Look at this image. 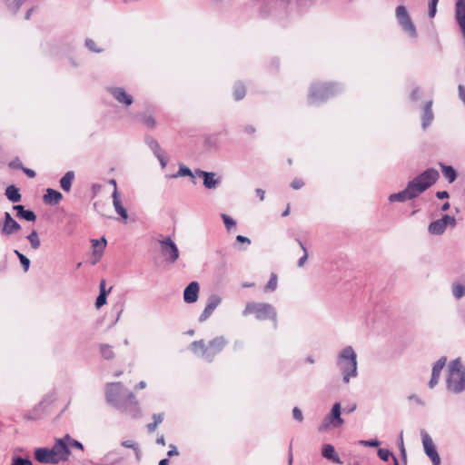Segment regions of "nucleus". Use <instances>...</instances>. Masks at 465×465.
I'll return each instance as SVG.
<instances>
[{
  "label": "nucleus",
  "instance_id": "40",
  "mask_svg": "<svg viewBox=\"0 0 465 465\" xmlns=\"http://www.w3.org/2000/svg\"><path fill=\"white\" fill-rule=\"evenodd\" d=\"M295 241L298 242V244L300 245L301 249L303 252L302 257H301L297 262V265L299 267H302L308 259V252H307L305 245L302 243V242L299 238H296Z\"/></svg>",
  "mask_w": 465,
  "mask_h": 465
},
{
  "label": "nucleus",
  "instance_id": "54",
  "mask_svg": "<svg viewBox=\"0 0 465 465\" xmlns=\"http://www.w3.org/2000/svg\"><path fill=\"white\" fill-rule=\"evenodd\" d=\"M101 191H106V193H110L109 190L106 189L105 185L93 184V186H92L93 196H95Z\"/></svg>",
  "mask_w": 465,
  "mask_h": 465
},
{
  "label": "nucleus",
  "instance_id": "50",
  "mask_svg": "<svg viewBox=\"0 0 465 465\" xmlns=\"http://www.w3.org/2000/svg\"><path fill=\"white\" fill-rule=\"evenodd\" d=\"M154 156L158 159L161 167L163 169L165 168L168 163V157L164 155V153L162 151L158 153H155Z\"/></svg>",
  "mask_w": 465,
  "mask_h": 465
},
{
  "label": "nucleus",
  "instance_id": "14",
  "mask_svg": "<svg viewBox=\"0 0 465 465\" xmlns=\"http://www.w3.org/2000/svg\"><path fill=\"white\" fill-rule=\"evenodd\" d=\"M35 459L41 463L45 464H57L58 460L55 457V452L53 449L49 448H37L35 450Z\"/></svg>",
  "mask_w": 465,
  "mask_h": 465
},
{
  "label": "nucleus",
  "instance_id": "13",
  "mask_svg": "<svg viewBox=\"0 0 465 465\" xmlns=\"http://www.w3.org/2000/svg\"><path fill=\"white\" fill-rule=\"evenodd\" d=\"M52 449L55 452V457L58 460V462L68 460L71 455V450L68 448L64 436L62 438H55L54 444Z\"/></svg>",
  "mask_w": 465,
  "mask_h": 465
},
{
  "label": "nucleus",
  "instance_id": "45",
  "mask_svg": "<svg viewBox=\"0 0 465 465\" xmlns=\"http://www.w3.org/2000/svg\"><path fill=\"white\" fill-rule=\"evenodd\" d=\"M108 184L113 185V187H114V190L112 193L113 203H122L121 200L119 198V195H118L115 180H114V179L109 180Z\"/></svg>",
  "mask_w": 465,
  "mask_h": 465
},
{
  "label": "nucleus",
  "instance_id": "16",
  "mask_svg": "<svg viewBox=\"0 0 465 465\" xmlns=\"http://www.w3.org/2000/svg\"><path fill=\"white\" fill-rule=\"evenodd\" d=\"M195 175L203 180V185L207 189H214L221 183L220 178H216L215 173L212 172L196 169Z\"/></svg>",
  "mask_w": 465,
  "mask_h": 465
},
{
  "label": "nucleus",
  "instance_id": "60",
  "mask_svg": "<svg viewBox=\"0 0 465 465\" xmlns=\"http://www.w3.org/2000/svg\"><path fill=\"white\" fill-rule=\"evenodd\" d=\"M236 242L246 243L249 245L251 243V240L246 236L237 235Z\"/></svg>",
  "mask_w": 465,
  "mask_h": 465
},
{
  "label": "nucleus",
  "instance_id": "53",
  "mask_svg": "<svg viewBox=\"0 0 465 465\" xmlns=\"http://www.w3.org/2000/svg\"><path fill=\"white\" fill-rule=\"evenodd\" d=\"M292 417L295 420L302 422L303 420V415L302 411L298 407H294L292 410Z\"/></svg>",
  "mask_w": 465,
  "mask_h": 465
},
{
  "label": "nucleus",
  "instance_id": "51",
  "mask_svg": "<svg viewBox=\"0 0 465 465\" xmlns=\"http://www.w3.org/2000/svg\"><path fill=\"white\" fill-rule=\"evenodd\" d=\"M85 46L92 52H94V53H101L102 52V49L100 48H97L96 47V45H95V42L90 38H87L85 40Z\"/></svg>",
  "mask_w": 465,
  "mask_h": 465
},
{
  "label": "nucleus",
  "instance_id": "42",
  "mask_svg": "<svg viewBox=\"0 0 465 465\" xmlns=\"http://www.w3.org/2000/svg\"><path fill=\"white\" fill-rule=\"evenodd\" d=\"M140 121L149 128H154L156 125L155 119L152 115L142 114Z\"/></svg>",
  "mask_w": 465,
  "mask_h": 465
},
{
  "label": "nucleus",
  "instance_id": "29",
  "mask_svg": "<svg viewBox=\"0 0 465 465\" xmlns=\"http://www.w3.org/2000/svg\"><path fill=\"white\" fill-rule=\"evenodd\" d=\"M440 165L441 167L444 177L448 180L449 183H453L457 178V173L455 169L450 165H445L443 163H440Z\"/></svg>",
  "mask_w": 465,
  "mask_h": 465
},
{
  "label": "nucleus",
  "instance_id": "34",
  "mask_svg": "<svg viewBox=\"0 0 465 465\" xmlns=\"http://www.w3.org/2000/svg\"><path fill=\"white\" fill-rule=\"evenodd\" d=\"M452 294L457 300H460L462 297H464L465 296V284L453 283Z\"/></svg>",
  "mask_w": 465,
  "mask_h": 465
},
{
  "label": "nucleus",
  "instance_id": "12",
  "mask_svg": "<svg viewBox=\"0 0 465 465\" xmlns=\"http://www.w3.org/2000/svg\"><path fill=\"white\" fill-rule=\"evenodd\" d=\"M123 408H117L118 411L132 416L133 418H136L140 415V409L138 405V401L135 399V396L133 392H128L124 399L122 401Z\"/></svg>",
  "mask_w": 465,
  "mask_h": 465
},
{
  "label": "nucleus",
  "instance_id": "28",
  "mask_svg": "<svg viewBox=\"0 0 465 465\" xmlns=\"http://www.w3.org/2000/svg\"><path fill=\"white\" fill-rule=\"evenodd\" d=\"M5 195L7 199L12 203H17L21 199L19 189L15 185H9L5 189Z\"/></svg>",
  "mask_w": 465,
  "mask_h": 465
},
{
  "label": "nucleus",
  "instance_id": "18",
  "mask_svg": "<svg viewBox=\"0 0 465 465\" xmlns=\"http://www.w3.org/2000/svg\"><path fill=\"white\" fill-rule=\"evenodd\" d=\"M446 362L447 358L445 356H442L433 364L431 377L428 384L430 389H433L438 384L440 372L444 366L446 365Z\"/></svg>",
  "mask_w": 465,
  "mask_h": 465
},
{
  "label": "nucleus",
  "instance_id": "38",
  "mask_svg": "<svg viewBox=\"0 0 465 465\" xmlns=\"http://www.w3.org/2000/svg\"><path fill=\"white\" fill-rule=\"evenodd\" d=\"M27 239L33 249L36 250L40 247L41 242L36 231H32V232L27 236Z\"/></svg>",
  "mask_w": 465,
  "mask_h": 465
},
{
  "label": "nucleus",
  "instance_id": "22",
  "mask_svg": "<svg viewBox=\"0 0 465 465\" xmlns=\"http://www.w3.org/2000/svg\"><path fill=\"white\" fill-rule=\"evenodd\" d=\"M225 345L226 341L223 336L215 337L209 343V347L212 350V351H209V357H212L213 360L214 355L220 352Z\"/></svg>",
  "mask_w": 465,
  "mask_h": 465
},
{
  "label": "nucleus",
  "instance_id": "39",
  "mask_svg": "<svg viewBox=\"0 0 465 465\" xmlns=\"http://www.w3.org/2000/svg\"><path fill=\"white\" fill-rule=\"evenodd\" d=\"M64 440H66L69 449L75 448L80 450H84V445L80 441L73 439L69 434L64 435Z\"/></svg>",
  "mask_w": 465,
  "mask_h": 465
},
{
  "label": "nucleus",
  "instance_id": "44",
  "mask_svg": "<svg viewBox=\"0 0 465 465\" xmlns=\"http://www.w3.org/2000/svg\"><path fill=\"white\" fill-rule=\"evenodd\" d=\"M122 446L128 449H133L135 451L136 458L139 459L140 450L138 445L133 440H124L122 441Z\"/></svg>",
  "mask_w": 465,
  "mask_h": 465
},
{
  "label": "nucleus",
  "instance_id": "31",
  "mask_svg": "<svg viewBox=\"0 0 465 465\" xmlns=\"http://www.w3.org/2000/svg\"><path fill=\"white\" fill-rule=\"evenodd\" d=\"M246 90L242 83H236L233 87V96L236 101L242 99L245 96Z\"/></svg>",
  "mask_w": 465,
  "mask_h": 465
},
{
  "label": "nucleus",
  "instance_id": "6",
  "mask_svg": "<svg viewBox=\"0 0 465 465\" xmlns=\"http://www.w3.org/2000/svg\"><path fill=\"white\" fill-rule=\"evenodd\" d=\"M128 393L121 382H112L106 385L105 397L108 403L115 409L123 408L122 401Z\"/></svg>",
  "mask_w": 465,
  "mask_h": 465
},
{
  "label": "nucleus",
  "instance_id": "17",
  "mask_svg": "<svg viewBox=\"0 0 465 465\" xmlns=\"http://www.w3.org/2000/svg\"><path fill=\"white\" fill-rule=\"evenodd\" d=\"M107 90L116 101L125 106H129L134 103L132 95L127 94L123 87H108Z\"/></svg>",
  "mask_w": 465,
  "mask_h": 465
},
{
  "label": "nucleus",
  "instance_id": "32",
  "mask_svg": "<svg viewBox=\"0 0 465 465\" xmlns=\"http://www.w3.org/2000/svg\"><path fill=\"white\" fill-rule=\"evenodd\" d=\"M145 143L149 148L153 151V154L162 152L159 143L152 136L145 137Z\"/></svg>",
  "mask_w": 465,
  "mask_h": 465
},
{
  "label": "nucleus",
  "instance_id": "63",
  "mask_svg": "<svg viewBox=\"0 0 465 465\" xmlns=\"http://www.w3.org/2000/svg\"><path fill=\"white\" fill-rule=\"evenodd\" d=\"M409 400L410 401H414L419 405H421V406L424 405L423 401L420 398H419L417 395H415V394L410 395L409 396Z\"/></svg>",
  "mask_w": 465,
  "mask_h": 465
},
{
  "label": "nucleus",
  "instance_id": "9",
  "mask_svg": "<svg viewBox=\"0 0 465 465\" xmlns=\"http://www.w3.org/2000/svg\"><path fill=\"white\" fill-rule=\"evenodd\" d=\"M396 17L400 24V25L402 27V29L409 33L411 36L416 37L417 36V31L414 24L412 23L407 9L404 5H399L396 8Z\"/></svg>",
  "mask_w": 465,
  "mask_h": 465
},
{
  "label": "nucleus",
  "instance_id": "49",
  "mask_svg": "<svg viewBox=\"0 0 465 465\" xmlns=\"http://www.w3.org/2000/svg\"><path fill=\"white\" fill-rule=\"evenodd\" d=\"M222 218L227 230L235 226V221L227 214H222Z\"/></svg>",
  "mask_w": 465,
  "mask_h": 465
},
{
  "label": "nucleus",
  "instance_id": "47",
  "mask_svg": "<svg viewBox=\"0 0 465 465\" xmlns=\"http://www.w3.org/2000/svg\"><path fill=\"white\" fill-rule=\"evenodd\" d=\"M114 212L118 213L124 222H126L128 219L127 209L124 207V205H114Z\"/></svg>",
  "mask_w": 465,
  "mask_h": 465
},
{
  "label": "nucleus",
  "instance_id": "15",
  "mask_svg": "<svg viewBox=\"0 0 465 465\" xmlns=\"http://www.w3.org/2000/svg\"><path fill=\"white\" fill-rule=\"evenodd\" d=\"M1 233L3 235H12L17 232L21 226L20 224L11 216L8 212L5 213V220L4 222H0Z\"/></svg>",
  "mask_w": 465,
  "mask_h": 465
},
{
  "label": "nucleus",
  "instance_id": "23",
  "mask_svg": "<svg viewBox=\"0 0 465 465\" xmlns=\"http://www.w3.org/2000/svg\"><path fill=\"white\" fill-rule=\"evenodd\" d=\"M13 209L16 211V216L19 219H25L28 222H35L36 215L31 210H25V205H13Z\"/></svg>",
  "mask_w": 465,
  "mask_h": 465
},
{
  "label": "nucleus",
  "instance_id": "36",
  "mask_svg": "<svg viewBox=\"0 0 465 465\" xmlns=\"http://www.w3.org/2000/svg\"><path fill=\"white\" fill-rule=\"evenodd\" d=\"M180 176H191L193 178L197 177L195 175V173H193L191 171V169L188 168L185 165H180L178 172L175 174H173L172 177L173 178H177V177H180Z\"/></svg>",
  "mask_w": 465,
  "mask_h": 465
},
{
  "label": "nucleus",
  "instance_id": "10",
  "mask_svg": "<svg viewBox=\"0 0 465 465\" xmlns=\"http://www.w3.org/2000/svg\"><path fill=\"white\" fill-rule=\"evenodd\" d=\"M448 225L454 227L456 225V219L454 216L444 214L441 218L431 222L428 231L430 234L440 235L445 232Z\"/></svg>",
  "mask_w": 465,
  "mask_h": 465
},
{
  "label": "nucleus",
  "instance_id": "1",
  "mask_svg": "<svg viewBox=\"0 0 465 465\" xmlns=\"http://www.w3.org/2000/svg\"><path fill=\"white\" fill-rule=\"evenodd\" d=\"M439 178L440 173L436 169L428 168L413 180L410 181L404 190L391 193L389 196V201L394 203L411 200L434 184Z\"/></svg>",
  "mask_w": 465,
  "mask_h": 465
},
{
  "label": "nucleus",
  "instance_id": "8",
  "mask_svg": "<svg viewBox=\"0 0 465 465\" xmlns=\"http://www.w3.org/2000/svg\"><path fill=\"white\" fill-rule=\"evenodd\" d=\"M161 246V253L169 263H174L179 258V250L175 242L167 237L163 240H159Z\"/></svg>",
  "mask_w": 465,
  "mask_h": 465
},
{
  "label": "nucleus",
  "instance_id": "26",
  "mask_svg": "<svg viewBox=\"0 0 465 465\" xmlns=\"http://www.w3.org/2000/svg\"><path fill=\"white\" fill-rule=\"evenodd\" d=\"M63 199V194L52 188H48L46 190V193L44 195L45 203H52L54 202L55 203H59Z\"/></svg>",
  "mask_w": 465,
  "mask_h": 465
},
{
  "label": "nucleus",
  "instance_id": "25",
  "mask_svg": "<svg viewBox=\"0 0 465 465\" xmlns=\"http://www.w3.org/2000/svg\"><path fill=\"white\" fill-rule=\"evenodd\" d=\"M455 18L458 25L465 24V0H457L455 5Z\"/></svg>",
  "mask_w": 465,
  "mask_h": 465
},
{
  "label": "nucleus",
  "instance_id": "41",
  "mask_svg": "<svg viewBox=\"0 0 465 465\" xmlns=\"http://www.w3.org/2000/svg\"><path fill=\"white\" fill-rule=\"evenodd\" d=\"M15 253L18 257L24 271L27 272L30 266V260L17 250L15 251Z\"/></svg>",
  "mask_w": 465,
  "mask_h": 465
},
{
  "label": "nucleus",
  "instance_id": "46",
  "mask_svg": "<svg viewBox=\"0 0 465 465\" xmlns=\"http://www.w3.org/2000/svg\"><path fill=\"white\" fill-rule=\"evenodd\" d=\"M378 456L381 460H384V461H388L389 459L392 456H394L392 454V452L391 450H389L388 449H379L378 450Z\"/></svg>",
  "mask_w": 465,
  "mask_h": 465
},
{
  "label": "nucleus",
  "instance_id": "27",
  "mask_svg": "<svg viewBox=\"0 0 465 465\" xmlns=\"http://www.w3.org/2000/svg\"><path fill=\"white\" fill-rule=\"evenodd\" d=\"M74 179V173L73 171H68L60 179V186L64 192H69L72 187V183Z\"/></svg>",
  "mask_w": 465,
  "mask_h": 465
},
{
  "label": "nucleus",
  "instance_id": "64",
  "mask_svg": "<svg viewBox=\"0 0 465 465\" xmlns=\"http://www.w3.org/2000/svg\"><path fill=\"white\" fill-rule=\"evenodd\" d=\"M436 196L438 199L443 200V199L449 198V193L447 191H440V192H437Z\"/></svg>",
  "mask_w": 465,
  "mask_h": 465
},
{
  "label": "nucleus",
  "instance_id": "20",
  "mask_svg": "<svg viewBox=\"0 0 465 465\" xmlns=\"http://www.w3.org/2000/svg\"><path fill=\"white\" fill-rule=\"evenodd\" d=\"M200 286L197 282H191L183 291V300L186 303H193L198 300Z\"/></svg>",
  "mask_w": 465,
  "mask_h": 465
},
{
  "label": "nucleus",
  "instance_id": "2",
  "mask_svg": "<svg viewBox=\"0 0 465 465\" xmlns=\"http://www.w3.org/2000/svg\"><path fill=\"white\" fill-rule=\"evenodd\" d=\"M344 383H349L351 378L358 375L357 371V355L351 346H347L341 351L337 358Z\"/></svg>",
  "mask_w": 465,
  "mask_h": 465
},
{
  "label": "nucleus",
  "instance_id": "33",
  "mask_svg": "<svg viewBox=\"0 0 465 465\" xmlns=\"http://www.w3.org/2000/svg\"><path fill=\"white\" fill-rule=\"evenodd\" d=\"M100 352L103 358L105 360H112L114 357L113 348L108 344H101Z\"/></svg>",
  "mask_w": 465,
  "mask_h": 465
},
{
  "label": "nucleus",
  "instance_id": "48",
  "mask_svg": "<svg viewBox=\"0 0 465 465\" xmlns=\"http://www.w3.org/2000/svg\"><path fill=\"white\" fill-rule=\"evenodd\" d=\"M439 0H430L429 2V16L433 18L437 13V5Z\"/></svg>",
  "mask_w": 465,
  "mask_h": 465
},
{
  "label": "nucleus",
  "instance_id": "55",
  "mask_svg": "<svg viewBox=\"0 0 465 465\" xmlns=\"http://www.w3.org/2000/svg\"><path fill=\"white\" fill-rule=\"evenodd\" d=\"M8 165L10 168L16 169V170H20L23 168L22 162L20 161V159L18 157L15 158L13 161H11Z\"/></svg>",
  "mask_w": 465,
  "mask_h": 465
},
{
  "label": "nucleus",
  "instance_id": "21",
  "mask_svg": "<svg viewBox=\"0 0 465 465\" xmlns=\"http://www.w3.org/2000/svg\"><path fill=\"white\" fill-rule=\"evenodd\" d=\"M434 118L432 112V101H427L423 107V114L421 116V126L423 129H426L432 122Z\"/></svg>",
  "mask_w": 465,
  "mask_h": 465
},
{
  "label": "nucleus",
  "instance_id": "11",
  "mask_svg": "<svg viewBox=\"0 0 465 465\" xmlns=\"http://www.w3.org/2000/svg\"><path fill=\"white\" fill-rule=\"evenodd\" d=\"M421 440L426 455L430 459L433 465L440 464V458L436 450L431 437L424 430H420Z\"/></svg>",
  "mask_w": 465,
  "mask_h": 465
},
{
  "label": "nucleus",
  "instance_id": "52",
  "mask_svg": "<svg viewBox=\"0 0 465 465\" xmlns=\"http://www.w3.org/2000/svg\"><path fill=\"white\" fill-rule=\"evenodd\" d=\"M359 443L365 447H378L380 446L381 442L374 439V440H360Z\"/></svg>",
  "mask_w": 465,
  "mask_h": 465
},
{
  "label": "nucleus",
  "instance_id": "19",
  "mask_svg": "<svg viewBox=\"0 0 465 465\" xmlns=\"http://www.w3.org/2000/svg\"><path fill=\"white\" fill-rule=\"evenodd\" d=\"M220 296L216 294H213L208 298L207 304L199 317V321L201 322L206 321L213 312V311L217 308V306L221 303Z\"/></svg>",
  "mask_w": 465,
  "mask_h": 465
},
{
  "label": "nucleus",
  "instance_id": "30",
  "mask_svg": "<svg viewBox=\"0 0 465 465\" xmlns=\"http://www.w3.org/2000/svg\"><path fill=\"white\" fill-rule=\"evenodd\" d=\"M193 350H196L197 348L203 351V357L208 361H212V357H209V349L205 347V344L203 340L195 341L192 343Z\"/></svg>",
  "mask_w": 465,
  "mask_h": 465
},
{
  "label": "nucleus",
  "instance_id": "43",
  "mask_svg": "<svg viewBox=\"0 0 465 465\" xmlns=\"http://www.w3.org/2000/svg\"><path fill=\"white\" fill-rule=\"evenodd\" d=\"M112 288L109 289L108 292H100L98 297L96 298V301H95V306L96 308H101L103 305H104L106 303V297H107V293L111 291Z\"/></svg>",
  "mask_w": 465,
  "mask_h": 465
},
{
  "label": "nucleus",
  "instance_id": "59",
  "mask_svg": "<svg viewBox=\"0 0 465 465\" xmlns=\"http://www.w3.org/2000/svg\"><path fill=\"white\" fill-rule=\"evenodd\" d=\"M153 422L159 425L163 420V413H154L153 415Z\"/></svg>",
  "mask_w": 465,
  "mask_h": 465
},
{
  "label": "nucleus",
  "instance_id": "56",
  "mask_svg": "<svg viewBox=\"0 0 465 465\" xmlns=\"http://www.w3.org/2000/svg\"><path fill=\"white\" fill-rule=\"evenodd\" d=\"M95 211L100 213L102 216L112 218V214H108L104 211V208L106 207V205L101 204V205H94Z\"/></svg>",
  "mask_w": 465,
  "mask_h": 465
},
{
  "label": "nucleus",
  "instance_id": "58",
  "mask_svg": "<svg viewBox=\"0 0 465 465\" xmlns=\"http://www.w3.org/2000/svg\"><path fill=\"white\" fill-rule=\"evenodd\" d=\"M28 459H24L22 457H15L13 460L12 465H26Z\"/></svg>",
  "mask_w": 465,
  "mask_h": 465
},
{
  "label": "nucleus",
  "instance_id": "4",
  "mask_svg": "<svg viewBox=\"0 0 465 465\" xmlns=\"http://www.w3.org/2000/svg\"><path fill=\"white\" fill-rule=\"evenodd\" d=\"M341 91V86L338 84H313L311 87L308 97L309 104L313 105L320 104Z\"/></svg>",
  "mask_w": 465,
  "mask_h": 465
},
{
  "label": "nucleus",
  "instance_id": "61",
  "mask_svg": "<svg viewBox=\"0 0 465 465\" xmlns=\"http://www.w3.org/2000/svg\"><path fill=\"white\" fill-rule=\"evenodd\" d=\"M170 450L167 452L168 457H173L179 455V452L174 445H170Z\"/></svg>",
  "mask_w": 465,
  "mask_h": 465
},
{
  "label": "nucleus",
  "instance_id": "24",
  "mask_svg": "<svg viewBox=\"0 0 465 465\" xmlns=\"http://www.w3.org/2000/svg\"><path fill=\"white\" fill-rule=\"evenodd\" d=\"M322 455L323 458L333 462L340 463L341 460L331 444H324L322 448Z\"/></svg>",
  "mask_w": 465,
  "mask_h": 465
},
{
  "label": "nucleus",
  "instance_id": "35",
  "mask_svg": "<svg viewBox=\"0 0 465 465\" xmlns=\"http://www.w3.org/2000/svg\"><path fill=\"white\" fill-rule=\"evenodd\" d=\"M277 283H278L277 274L272 272L271 274L270 280L268 281L267 284L264 287V292H274L277 288Z\"/></svg>",
  "mask_w": 465,
  "mask_h": 465
},
{
  "label": "nucleus",
  "instance_id": "7",
  "mask_svg": "<svg viewBox=\"0 0 465 465\" xmlns=\"http://www.w3.org/2000/svg\"><path fill=\"white\" fill-rule=\"evenodd\" d=\"M341 408L339 402L333 404L329 414L322 420L319 426V431H326L330 427L338 428L344 423L343 419L341 416Z\"/></svg>",
  "mask_w": 465,
  "mask_h": 465
},
{
  "label": "nucleus",
  "instance_id": "5",
  "mask_svg": "<svg viewBox=\"0 0 465 465\" xmlns=\"http://www.w3.org/2000/svg\"><path fill=\"white\" fill-rule=\"evenodd\" d=\"M252 313L254 314L258 321L272 320L274 322V326H277V312L272 304L254 302H247L242 311V316H247Z\"/></svg>",
  "mask_w": 465,
  "mask_h": 465
},
{
  "label": "nucleus",
  "instance_id": "62",
  "mask_svg": "<svg viewBox=\"0 0 465 465\" xmlns=\"http://www.w3.org/2000/svg\"><path fill=\"white\" fill-rule=\"evenodd\" d=\"M23 170V172L30 178H34L35 177V172L32 169H29V168H25L23 166V168L21 169Z\"/></svg>",
  "mask_w": 465,
  "mask_h": 465
},
{
  "label": "nucleus",
  "instance_id": "37",
  "mask_svg": "<svg viewBox=\"0 0 465 465\" xmlns=\"http://www.w3.org/2000/svg\"><path fill=\"white\" fill-rule=\"evenodd\" d=\"M7 7L10 12L13 14L17 13L21 5L24 4L25 0H5Z\"/></svg>",
  "mask_w": 465,
  "mask_h": 465
},
{
  "label": "nucleus",
  "instance_id": "57",
  "mask_svg": "<svg viewBox=\"0 0 465 465\" xmlns=\"http://www.w3.org/2000/svg\"><path fill=\"white\" fill-rule=\"evenodd\" d=\"M304 183L299 178H295L291 183V186L295 190L301 189Z\"/></svg>",
  "mask_w": 465,
  "mask_h": 465
},
{
  "label": "nucleus",
  "instance_id": "3",
  "mask_svg": "<svg viewBox=\"0 0 465 465\" xmlns=\"http://www.w3.org/2000/svg\"><path fill=\"white\" fill-rule=\"evenodd\" d=\"M446 386L456 394L465 391V368L459 358L451 361L448 366Z\"/></svg>",
  "mask_w": 465,
  "mask_h": 465
}]
</instances>
